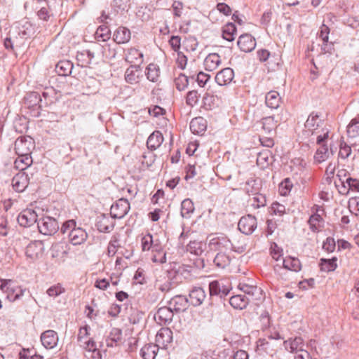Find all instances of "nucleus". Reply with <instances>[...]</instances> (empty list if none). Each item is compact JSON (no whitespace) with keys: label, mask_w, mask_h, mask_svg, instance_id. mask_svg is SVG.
<instances>
[{"label":"nucleus","mask_w":359,"mask_h":359,"mask_svg":"<svg viewBox=\"0 0 359 359\" xmlns=\"http://www.w3.org/2000/svg\"><path fill=\"white\" fill-rule=\"evenodd\" d=\"M194 231L191 230L190 229H183L182 232L181 233L179 237V241L182 245H184L185 243V239L190 238L192 239L194 237L193 234ZM206 249V243L202 241H198L196 240H190L189 244L187 245V250L190 252L191 254H194L196 255H201Z\"/></svg>","instance_id":"obj_1"},{"label":"nucleus","mask_w":359,"mask_h":359,"mask_svg":"<svg viewBox=\"0 0 359 359\" xmlns=\"http://www.w3.org/2000/svg\"><path fill=\"white\" fill-rule=\"evenodd\" d=\"M209 246L211 250L221 252L223 250H232L238 253H242L246 250L245 245L236 248L226 236H219L212 238L210 241Z\"/></svg>","instance_id":"obj_2"},{"label":"nucleus","mask_w":359,"mask_h":359,"mask_svg":"<svg viewBox=\"0 0 359 359\" xmlns=\"http://www.w3.org/2000/svg\"><path fill=\"white\" fill-rule=\"evenodd\" d=\"M0 289L7 294V298L14 302L23 296L25 289L18 286L11 279H1Z\"/></svg>","instance_id":"obj_3"},{"label":"nucleus","mask_w":359,"mask_h":359,"mask_svg":"<svg viewBox=\"0 0 359 359\" xmlns=\"http://www.w3.org/2000/svg\"><path fill=\"white\" fill-rule=\"evenodd\" d=\"M34 148V141L29 136L19 137L15 142V150L18 155H30Z\"/></svg>","instance_id":"obj_4"},{"label":"nucleus","mask_w":359,"mask_h":359,"mask_svg":"<svg viewBox=\"0 0 359 359\" xmlns=\"http://www.w3.org/2000/svg\"><path fill=\"white\" fill-rule=\"evenodd\" d=\"M37 226L41 233L43 235H53L59 229L57 220L50 217H45L37 222Z\"/></svg>","instance_id":"obj_5"},{"label":"nucleus","mask_w":359,"mask_h":359,"mask_svg":"<svg viewBox=\"0 0 359 359\" xmlns=\"http://www.w3.org/2000/svg\"><path fill=\"white\" fill-rule=\"evenodd\" d=\"M257 226V219L255 217L251 215L242 217L238 224L240 231L245 235L252 234L256 229Z\"/></svg>","instance_id":"obj_6"},{"label":"nucleus","mask_w":359,"mask_h":359,"mask_svg":"<svg viewBox=\"0 0 359 359\" xmlns=\"http://www.w3.org/2000/svg\"><path fill=\"white\" fill-rule=\"evenodd\" d=\"M44 252V245L41 241H34L29 243L26 248L25 255L32 261L42 257Z\"/></svg>","instance_id":"obj_7"},{"label":"nucleus","mask_w":359,"mask_h":359,"mask_svg":"<svg viewBox=\"0 0 359 359\" xmlns=\"http://www.w3.org/2000/svg\"><path fill=\"white\" fill-rule=\"evenodd\" d=\"M130 210V203L126 198H120L111 207V215L114 218L123 217Z\"/></svg>","instance_id":"obj_8"},{"label":"nucleus","mask_w":359,"mask_h":359,"mask_svg":"<svg viewBox=\"0 0 359 359\" xmlns=\"http://www.w3.org/2000/svg\"><path fill=\"white\" fill-rule=\"evenodd\" d=\"M84 349V356L86 359H102L101 351L97 348L95 342L89 339L79 345Z\"/></svg>","instance_id":"obj_9"},{"label":"nucleus","mask_w":359,"mask_h":359,"mask_svg":"<svg viewBox=\"0 0 359 359\" xmlns=\"http://www.w3.org/2000/svg\"><path fill=\"white\" fill-rule=\"evenodd\" d=\"M172 341V332L168 327L159 330L156 335V345L161 348H165Z\"/></svg>","instance_id":"obj_10"},{"label":"nucleus","mask_w":359,"mask_h":359,"mask_svg":"<svg viewBox=\"0 0 359 359\" xmlns=\"http://www.w3.org/2000/svg\"><path fill=\"white\" fill-rule=\"evenodd\" d=\"M38 221L36 212L32 209L24 210L18 217V222L25 227L31 226Z\"/></svg>","instance_id":"obj_11"},{"label":"nucleus","mask_w":359,"mask_h":359,"mask_svg":"<svg viewBox=\"0 0 359 359\" xmlns=\"http://www.w3.org/2000/svg\"><path fill=\"white\" fill-rule=\"evenodd\" d=\"M59 338L55 331L48 330L43 332L41 335V341L43 346L48 349L55 347L57 344Z\"/></svg>","instance_id":"obj_12"},{"label":"nucleus","mask_w":359,"mask_h":359,"mask_svg":"<svg viewBox=\"0 0 359 359\" xmlns=\"http://www.w3.org/2000/svg\"><path fill=\"white\" fill-rule=\"evenodd\" d=\"M234 78V72L231 68L226 67L217 73L215 80L220 86H227L231 83Z\"/></svg>","instance_id":"obj_13"},{"label":"nucleus","mask_w":359,"mask_h":359,"mask_svg":"<svg viewBox=\"0 0 359 359\" xmlns=\"http://www.w3.org/2000/svg\"><path fill=\"white\" fill-rule=\"evenodd\" d=\"M174 313L171 307L163 306L158 309L154 319L158 324H168L172 320Z\"/></svg>","instance_id":"obj_14"},{"label":"nucleus","mask_w":359,"mask_h":359,"mask_svg":"<svg viewBox=\"0 0 359 359\" xmlns=\"http://www.w3.org/2000/svg\"><path fill=\"white\" fill-rule=\"evenodd\" d=\"M237 44L241 50L245 53L252 51L256 46L255 38L249 34L241 35L237 41Z\"/></svg>","instance_id":"obj_15"},{"label":"nucleus","mask_w":359,"mask_h":359,"mask_svg":"<svg viewBox=\"0 0 359 359\" xmlns=\"http://www.w3.org/2000/svg\"><path fill=\"white\" fill-rule=\"evenodd\" d=\"M28 175L22 172L16 174L12 180V186L17 192H22L28 186Z\"/></svg>","instance_id":"obj_16"},{"label":"nucleus","mask_w":359,"mask_h":359,"mask_svg":"<svg viewBox=\"0 0 359 359\" xmlns=\"http://www.w3.org/2000/svg\"><path fill=\"white\" fill-rule=\"evenodd\" d=\"M283 344L285 350L294 354H297L301 352L302 351L305 350L304 348V341L301 337L290 339L288 340L285 341Z\"/></svg>","instance_id":"obj_17"},{"label":"nucleus","mask_w":359,"mask_h":359,"mask_svg":"<svg viewBox=\"0 0 359 359\" xmlns=\"http://www.w3.org/2000/svg\"><path fill=\"white\" fill-rule=\"evenodd\" d=\"M87 237V233L81 227L76 226L69 232V241L74 245H81L86 240Z\"/></svg>","instance_id":"obj_18"},{"label":"nucleus","mask_w":359,"mask_h":359,"mask_svg":"<svg viewBox=\"0 0 359 359\" xmlns=\"http://www.w3.org/2000/svg\"><path fill=\"white\" fill-rule=\"evenodd\" d=\"M114 217L102 215L99 217L96 226L97 230L102 233H109L111 231L114 227Z\"/></svg>","instance_id":"obj_19"},{"label":"nucleus","mask_w":359,"mask_h":359,"mask_svg":"<svg viewBox=\"0 0 359 359\" xmlns=\"http://www.w3.org/2000/svg\"><path fill=\"white\" fill-rule=\"evenodd\" d=\"M280 120L281 119L278 115L276 116L272 115L264 117L261 121L262 129L266 132V133L270 134L276 128Z\"/></svg>","instance_id":"obj_20"},{"label":"nucleus","mask_w":359,"mask_h":359,"mask_svg":"<svg viewBox=\"0 0 359 359\" xmlns=\"http://www.w3.org/2000/svg\"><path fill=\"white\" fill-rule=\"evenodd\" d=\"M205 297V292L201 287H194L189 292L190 302L194 306L202 304Z\"/></svg>","instance_id":"obj_21"},{"label":"nucleus","mask_w":359,"mask_h":359,"mask_svg":"<svg viewBox=\"0 0 359 359\" xmlns=\"http://www.w3.org/2000/svg\"><path fill=\"white\" fill-rule=\"evenodd\" d=\"M140 65H130L125 72V80L130 84H135L139 82L140 79Z\"/></svg>","instance_id":"obj_22"},{"label":"nucleus","mask_w":359,"mask_h":359,"mask_svg":"<svg viewBox=\"0 0 359 359\" xmlns=\"http://www.w3.org/2000/svg\"><path fill=\"white\" fill-rule=\"evenodd\" d=\"M131 38V32L126 27H119L114 33V40L118 44L128 43Z\"/></svg>","instance_id":"obj_23"},{"label":"nucleus","mask_w":359,"mask_h":359,"mask_svg":"<svg viewBox=\"0 0 359 359\" xmlns=\"http://www.w3.org/2000/svg\"><path fill=\"white\" fill-rule=\"evenodd\" d=\"M323 123V120L320 118L318 113L312 112L309 116L304 126L308 130L313 133V131L317 130Z\"/></svg>","instance_id":"obj_24"},{"label":"nucleus","mask_w":359,"mask_h":359,"mask_svg":"<svg viewBox=\"0 0 359 359\" xmlns=\"http://www.w3.org/2000/svg\"><path fill=\"white\" fill-rule=\"evenodd\" d=\"M169 306L176 312L184 311L188 306V299L186 297L178 295L171 299Z\"/></svg>","instance_id":"obj_25"},{"label":"nucleus","mask_w":359,"mask_h":359,"mask_svg":"<svg viewBox=\"0 0 359 359\" xmlns=\"http://www.w3.org/2000/svg\"><path fill=\"white\" fill-rule=\"evenodd\" d=\"M189 128L194 134H202L207 128L206 120L202 117H196L190 122Z\"/></svg>","instance_id":"obj_26"},{"label":"nucleus","mask_w":359,"mask_h":359,"mask_svg":"<svg viewBox=\"0 0 359 359\" xmlns=\"http://www.w3.org/2000/svg\"><path fill=\"white\" fill-rule=\"evenodd\" d=\"M94 56V53L89 50H83L81 51H79L76 54V60L78 62V65L82 67H88L91 64Z\"/></svg>","instance_id":"obj_27"},{"label":"nucleus","mask_w":359,"mask_h":359,"mask_svg":"<svg viewBox=\"0 0 359 359\" xmlns=\"http://www.w3.org/2000/svg\"><path fill=\"white\" fill-rule=\"evenodd\" d=\"M163 142V137L160 131L153 132L148 137L147 141V147L151 150H155L158 148Z\"/></svg>","instance_id":"obj_28"},{"label":"nucleus","mask_w":359,"mask_h":359,"mask_svg":"<svg viewBox=\"0 0 359 359\" xmlns=\"http://www.w3.org/2000/svg\"><path fill=\"white\" fill-rule=\"evenodd\" d=\"M221 64L220 56L217 53L209 54L204 60L205 69L207 71H214Z\"/></svg>","instance_id":"obj_29"},{"label":"nucleus","mask_w":359,"mask_h":359,"mask_svg":"<svg viewBox=\"0 0 359 359\" xmlns=\"http://www.w3.org/2000/svg\"><path fill=\"white\" fill-rule=\"evenodd\" d=\"M249 302V297L242 294L233 295L229 299V304L231 306L237 309H245Z\"/></svg>","instance_id":"obj_30"},{"label":"nucleus","mask_w":359,"mask_h":359,"mask_svg":"<svg viewBox=\"0 0 359 359\" xmlns=\"http://www.w3.org/2000/svg\"><path fill=\"white\" fill-rule=\"evenodd\" d=\"M158 349L156 344H146L141 348L140 355L143 359H155Z\"/></svg>","instance_id":"obj_31"},{"label":"nucleus","mask_w":359,"mask_h":359,"mask_svg":"<svg viewBox=\"0 0 359 359\" xmlns=\"http://www.w3.org/2000/svg\"><path fill=\"white\" fill-rule=\"evenodd\" d=\"M261 181L257 179H249L245 184L244 191L249 196L254 195L259 192Z\"/></svg>","instance_id":"obj_32"},{"label":"nucleus","mask_w":359,"mask_h":359,"mask_svg":"<svg viewBox=\"0 0 359 359\" xmlns=\"http://www.w3.org/2000/svg\"><path fill=\"white\" fill-rule=\"evenodd\" d=\"M266 104L271 109H277L280 103V97L277 91L271 90L265 97Z\"/></svg>","instance_id":"obj_33"},{"label":"nucleus","mask_w":359,"mask_h":359,"mask_svg":"<svg viewBox=\"0 0 359 359\" xmlns=\"http://www.w3.org/2000/svg\"><path fill=\"white\" fill-rule=\"evenodd\" d=\"M73 64L69 60H62L55 66V71L60 76H66L72 73Z\"/></svg>","instance_id":"obj_34"},{"label":"nucleus","mask_w":359,"mask_h":359,"mask_svg":"<svg viewBox=\"0 0 359 359\" xmlns=\"http://www.w3.org/2000/svg\"><path fill=\"white\" fill-rule=\"evenodd\" d=\"M283 269L294 272H298L302 269L300 261L295 257H287L283 259Z\"/></svg>","instance_id":"obj_35"},{"label":"nucleus","mask_w":359,"mask_h":359,"mask_svg":"<svg viewBox=\"0 0 359 359\" xmlns=\"http://www.w3.org/2000/svg\"><path fill=\"white\" fill-rule=\"evenodd\" d=\"M143 54L139 50L131 48L127 50L125 55V60L129 63L142 62Z\"/></svg>","instance_id":"obj_36"},{"label":"nucleus","mask_w":359,"mask_h":359,"mask_svg":"<svg viewBox=\"0 0 359 359\" xmlns=\"http://www.w3.org/2000/svg\"><path fill=\"white\" fill-rule=\"evenodd\" d=\"M32 163V158L30 155H18L14 162L15 168L19 170H25Z\"/></svg>","instance_id":"obj_37"},{"label":"nucleus","mask_w":359,"mask_h":359,"mask_svg":"<svg viewBox=\"0 0 359 359\" xmlns=\"http://www.w3.org/2000/svg\"><path fill=\"white\" fill-rule=\"evenodd\" d=\"M236 27L232 22L227 23L222 29V37L228 41H233L235 39Z\"/></svg>","instance_id":"obj_38"},{"label":"nucleus","mask_w":359,"mask_h":359,"mask_svg":"<svg viewBox=\"0 0 359 359\" xmlns=\"http://www.w3.org/2000/svg\"><path fill=\"white\" fill-rule=\"evenodd\" d=\"M308 222L311 230L317 232L323 227V220L320 215L316 213L310 217Z\"/></svg>","instance_id":"obj_39"},{"label":"nucleus","mask_w":359,"mask_h":359,"mask_svg":"<svg viewBox=\"0 0 359 359\" xmlns=\"http://www.w3.org/2000/svg\"><path fill=\"white\" fill-rule=\"evenodd\" d=\"M146 76L147 78L152 81L156 82L157 81L159 75H160V69L157 65L151 63L149 64L147 67L146 68Z\"/></svg>","instance_id":"obj_40"},{"label":"nucleus","mask_w":359,"mask_h":359,"mask_svg":"<svg viewBox=\"0 0 359 359\" xmlns=\"http://www.w3.org/2000/svg\"><path fill=\"white\" fill-rule=\"evenodd\" d=\"M194 209L192 201L189 198H186L182 202L181 215L183 217L189 218L191 215L194 212Z\"/></svg>","instance_id":"obj_41"},{"label":"nucleus","mask_w":359,"mask_h":359,"mask_svg":"<svg viewBox=\"0 0 359 359\" xmlns=\"http://www.w3.org/2000/svg\"><path fill=\"white\" fill-rule=\"evenodd\" d=\"M18 29L19 41L23 42L30 36L33 31L32 25L28 22H25L21 27H18Z\"/></svg>","instance_id":"obj_42"},{"label":"nucleus","mask_w":359,"mask_h":359,"mask_svg":"<svg viewBox=\"0 0 359 359\" xmlns=\"http://www.w3.org/2000/svg\"><path fill=\"white\" fill-rule=\"evenodd\" d=\"M347 134L351 138L359 136V116L351 121L347 126Z\"/></svg>","instance_id":"obj_43"},{"label":"nucleus","mask_w":359,"mask_h":359,"mask_svg":"<svg viewBox=\"0 0 359 359\" xmlns=\"http://www.w3.org/2000/svg\"><path fill=\"white\" fill-rule=\"evenodd\" d=\"M230 262V257L223 252L217 253L214 259L215 266L220 269H224L229 265Z\"/></svg>","instance_id":"obj_44"},{"label":"nucleus","mask_w":359,"mask_h":359,"mask_svg":"<svg viewBox=\"0 0 359 359\" xmlns=\"http://www.w3.org/2000/svg\"><path fill=\"white\" fill-rule=\"evenodd\" d=\"M319 146L320 147L317 149L314 158L317 162L322 163L328 158L330 152L326 144H322Z\"/></svg>","instance_id":"obj_45"},{"label":"nucleus","mask_w":359,"mask_h":359,"mask_svg":"<svg viewBox=\"0 0 359 359\" xmlns=\"http://www.w3.org/2000/svg\"><path fill=\"white\" fill-rule=\"evenodd\" d=\"M329 34H330V29L329 27L325 25H323L320 27V37L323 41V43H325L323 46L322 49L325 53L329 52L330 48H331V45L328 46L327 43L328 42L329 39Z\"/></svg>","instance_id":"obj_46"},{"label":"nucleus","mask_w":359,"mask_h":359,"mask_svg":"<svg viewBox=\"0 0 359 359\" xmlns=\"http://www.w3.org/2000/svg\"><path fill=\"white\" fill-rule=\"evenodd\" d=\"M251 205L255 208H259L266 205V200L264 195L257 193L252 195V198L250 199Z\"/></svg>","instance_id":"obj_47"},{"label":"nucleus","mask_w":359,"mask_h":359,"mask_svg":"<svg viewBox=\"0 0 359 359\" xmlns=\"http://www.w3.org/2000/svg\"><path fill=\"white\" fill-rule=\"evenodd\" d=\"M25 102H29V107L34 106L39 104L41 106V103L43 100L40 95V94L37 92H31L25 97Z\"/></svg>","instance_id":"obj_48"},{"label":"nucleus","mask_w":359,"mask_h":359,"mask_svg":"<svg viewBox=\"0 0 359 359\" xmlns=\"http://www.w3.org/2000/svg\"><path fill=\"white\" fill-rule=\"evenodd\" d=\"M337 259H321L320 268L324 271H332L337 268Z\"/></svg>","instance_id":"obj_49"},{"label":"nucleus","mask_w":359,"mask_h":359,"mask_svg":"<svg viewBox=\"0 0 359 359\" xmlns=\"http://www.w3.org/2000/svg\"><path fill=\"white\" fill-rule=\"evenodd\" d=\"M238 287L241 290H242L245 294L249 297H253L256 294L259 293L261 292V289L257 287V286L249 285L247 284H241L240 283Z\"/></svg>","instance_id":"obj_50"},{"label":"nucleus","mask_w":359,"mask_h":359,"mask_svg":"<svg viewBox=\"0 0 359 359\" xmlns=\"http://www.w3.org/2000/svg\"><path fill=\"white\" fill-rule=\"evenodd\" d=\"M293 184L290 178H285L279 185V192L281 196H287L291 191Z\"/></svg>","instance_id":"obj_51"},{"label":"nucleus","mask_w":359,"mask_h":359,"mask_svg":"<svg viewBox=\"0 0 359 359\" xmlns=\"http://www.w3.org/2000/svg\"><path fill=\"white\" fill-rule=\"evenodd\" d=\"M65 292V288L62 286V285L58 283L50 287L47 290L46 293L49 297L55 298Z\"/></svg>","instance_id":"obj_52"},{"label":"nucleus","mask_w":359,"mask_h":359,"mask_svg":"<svg viewBox=\"0 0 359 359\" xmlns=\"http://www.w3.org/2000/svg\"><path fill=\"white\" fill-rule=\"evenodd\" d=\"M176 88L180 91L184 90L189 84L188 76L184 74H180L175 80Z\"/></svg>","instance_id":"obj_53"},{"label":"nucleus","mask_w":359,"mask_h":359,"mask_svg":"<svg viewBox=\"0 0 359 359\" xmlns=\"http://www.w3.org/2000/svg\"><path fill=\"white\" fill-rule=\"evenodd\" d=\"M90 328L88 325H85L79 329L78 334V341L79 343V345H81V344H83V342L88 341L90 339L88 338V336L90 334Z\"/></svg>","instance_id":"obj_54"},{"label":"nucleus","mask_w":359,"mask_h":359,"mask_svg":"<svg viewBox=\"0 0 359 359\" xmlns=\"http://www.w3.org/2000/svg\"><path fill=\"white\" fill-rule=\"evenodd\" d=\"M95 34L97 38H101L103 41H105L110 37V30L107 26L102 25L97 28Z\"/></svg>","instance_id":"obj_55"},{"label":"nucleus","mask_w":359,"mask_h":359,"mask_svg":"<svg viewBox=\"0 0 359 359\" xmlns=\"http://www.w3.org/2000/svg\"><path fill=\"white\" fill-rule=\"evenodd\" d=\"M153 245V236L150 233L144 236L141 239V245L143 251H148L151 249Z\"/></svg>","instance_id":"obj_56"},{"label":"nucleus","mask_w":359,"mask_h":359,"mask_svg":"<svg viewBox=\"0 0 359 359\" xmlns=\"http://www.w3.org/2000/svg\"><path fill=\"white\" fill-rule=\"evenodd\" d=\"M341 184L345 189L348 187V189L355 191L359 189V181L351 177H348L345 182H341Z\"/></svg>","instance_id":"obj_57"},{"label":"nucleus","mask_w":359,"mask_h":359,"mask_svg":"<svg viewBox=\"0 0 359 359\" xmlns=\"http://www.w3.org/2000/svg\"><path fill=\"white\" fill-rule=\"evenodd\" d=\"M23 44L24 42L20 41L18 36L13 37V39H12L11 37L6 38L4 41V46L7 49L9 48H13L14 46L17 47H20Z\"/></svg>","instance_id":"obj_58"},{"label":"nucleus","mask_w":359,"mask_h":359,"mask_svg":"<svg viewBox=\"0 0 359 359\" xmlns=\"http://www.w3.org/2000/svg\"><path fill=\"white\" fill-rule=\"evenodd\" d=\"M351 154V148L345 142H342L340 144L339 151V156L341 158H347Z\"/></svg>","instance_id":"obj_59"},{"label":"nucleus","mask_w":359,"mask_h":359,"mask_svg":"<svg viewBox=\"0 0 359 359\" xmlns=\"http://www.w3.org/2000/svg\"><path fill=\"white\" fill-rule=\"evenodd\" d=\"M199 95L196 90L189 91L187 95V104L189 106H194L198 101Z\"/></svg>","instance_id":"obj_60"},{"label":"nucleus","mask_w":359,"mask_h":359,"mask_svg":"<svg viewBox=\"0 0 359 359\" xmlns=\"http://www.w3.org/2000/svg\"><path fill=\"white\" fill-rule=\"evenodd\" d=\"M76 226V223L74 219H69L63 223L61 227V232L62 233H67L69 235V232L72 231Z\"/></svg>","instance_id":"obj_61"},{"label":"nucleus","mask_w":359,"mask_h":359,"mask_svg":"<svg viewBox=\"0 0 359 359\" xmlns=\"http://www.w3.org/2000/svg\"><path fill=\"white\" fill-rule=\"evenodd\" d=\"M271 211L273 215L281 216L285 212V207L282 204L275 202L271 205Z\"/></svg>","instance_id":"obj_62"},{"label":"nucleus","mask_w":359,"mask_h":359,"mask_svg":"<svg viewBox=\"0 0 359 359\" xmlns=\"http://www.w3.org/2000/svg\"><path fill=\"white\" fill-rule=\"evenodd\" d=\"M209 290L210 294L212 295H219L221 294V283L219 281L215 280L210 283L209 285Z\"/></svg>","instance_id":"obj_63"},{"label":"nucleus","mask_w":359,"mask_h":359,"mask_svg":"<svg viewBox=\"0 0 359 359\" xmlns=\"http://www.w3.org/2000/svg\"><path fill=\"white\" fill-rule=\"evenodd\" d=\"M155 263L163 264L166 262V254L163 250L155 252L151 258Z\"/></svg>","instance_id":"obj_64"}]
</instances>
